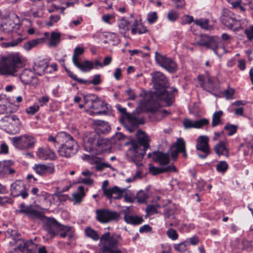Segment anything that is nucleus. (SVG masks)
<instances>
[{"label":"nucleus","instance_id":"nucleus-1","mask_svg":"<svg viewBox=\"0 0 253 253\" xmlns=\"http://www.w3.org/2000/svg\"><path fill=\"white\" fill-rule=\"evenodd\" d=\"M152 83L155 91L149 92V100L142 99L140 101L137 109L154 113L160 108L161 101L166 102L168 106L172 104L174 100L173 93L177 91V89L169 87L167 78L161 72H155L153 74Z\"/></svg>","mask_w":253,"mask_h":253},{"label":"nucleus","instance_id":"nucleus-2","mask_svg":"<svg viewBox=\"0 0 253 253\" xmlns=\"http://www.w3.org/2000/svg\"><path fill=\"white\" fill-rule=\"evenodd\" d=\"M19 207L20 209L19 212L24 213L29 218L33 220H46L44 224L45 229L52 237L58 234L62 238L67 236L69 240L73 238L74 232L72 230V226L62 225L54 218L46 216L43 211L36 210L32 205L26 206L23 203Z\"/></svg>","mask_w":253,"mask_h":253},{"label":"nucleus","instance_id":"nucleus-3","mask_svg":"<svg viewBox=\"0 0 253 253\" xmlns=\"http://www.w3.org/2000/svg\"><path fill=\"white\" fill-rule=\"evenodd\" d=\"M19 207L20 209L19 212L24 213L29 218L33 220H46L44 224L45 229L52 237L58 234L62 238L67 236L69 240L73 238L74 232L72 230V226L62 225L54 218L46 216L43 211L36 210L32 205L26 206L23 203Z\"/></svg>","mask_w":253,"mask_h":253},{"label":"nucleus","instance_id":"nucleus-4","mask_svg":"<svg viewBox=\"0 0 253 253\" xmlns=\"http://www.w3.org/2000/svg\"><path fill=\"white\" fill-rule=\"evenodd\" d=\"M137 140H131L127 144L131 146L126 153V156L129 162L134 163L136 165H141V162L146 153V151L149 148L150 139L143 131L139 130L136 134Z\"/></svg>","mask_w":253,"mask_h":253},{"label":"nucleus","instance_id":"nucleus-5","mask_svg":"<svg viewBox=\"0 0 253 253\" xmlns=\"http://www.w3.org/2000/svg\"><path fill=\"white\" fill-rule=\"evenodd\" d=\"M57 138L60 143L57 150L59 156L69 158L78 152L79 145L69 133L65 131L59 132L57 134Z\"/></svg>","mask_w":253,"mask_h":253},{"label":"nucleus","instance_id":"nucleus-6","mask_svg":"<svg viewBox=\"0 0 253 253\" xmlns=\"http://www.w3.org/2000/svg\"><path fill=\"white\" fill-rule=\"evenodd\" d=\"M84 147L88 152L96 151L99 154L108 152L111 149L110 141L104 138L95 131L90 133L84 139Z\"/></svg>","mask_w":253,"mask_h":253},{"label":"nucleus","instance_id":"nucleus-7","mask_svg":"<svg viewBox=\"0 0 253 253\" xmlns=\"http://www.w3.org/2000/svg\"><path fill=\"white\" fill-rule=\"evenodd\" d=\"M221 39L217 36H210L207 35H202L196 41L194 44L199 45L212 50L213 52L218 54V50L222 48L221 40L225 41L229 40L230 36L226 34L223 33L221 35Z\"/></svg>","mask_w":253,"mask_h":253},{"label":"nucleus","instance_id":"nucleus-8","mask_svg":"<svg viewBox=\"0 0 253 253\" xmlns=\"http://www.w3.org/2000/svg\"><path fill=\"white\" fill-rule=\"evenodd\" d=\"M96 220L102 223L111 221H118L121 218V213L107 209L96 210Z\"/></svg>","mask_w":253,"mask_h":253},{"label":"nucleus","instance_id":"nucleus-9","mask_svg":"<svg viewBox=\"0 0 253 253\" xmlns=\"http://www.w3.org/2000/svg\"><path fill=\"white\" fill-rule=\"evenodd\" d=\"M13 145L20 149L33 148L36 142L34 137L28 135H24L19 137L12 138Z\"/></svg>","mask_w":253,"mask_h":253},{"label":"nucleus","instance_id":"nucleus-10","mask_svg":"<svg viewBox=\"0 0 253 253\" xmlns=\"http://www.w3.org/2000/svg\"><path fill=\"white\" fill-rule=\"evenodd\" d=\"M21 81L24 84L36 86L38 84V78L31 69H25L20 75Z\"/></svg>","mask_w":253,"mask_h":253},{"label":"nucleus","instance_id":"nucleus-11","mask_svg":"<svg viewBox=\"0 0 253 253\" xmlns=\"http://www.w3.org/2000/svg\"><path fill=\"white\" fill-rule=\"evenodd\" d=\"M33 169L36 172L41 176L51 174L55 171L54 165L52 163L47 164H35Z\"/></svg>","mask_w":253,"mask_h":253},{"label":"nucleus","instance_id":"nucleus-12","mask_svg":"<svg viewBox=\"0 0 253 253\" xmlns=\"http://www.w3.org/2000/svg\"><path fill=\"white\" fill-rule=\"evenodd\" d=\"M126 119L130 125H128L124 119H120V123L127 130L131 133L139 126L138 119L131 114L127 115V117Z\"/></svg>","mask_w":253,"mask_h":253},{"label":"nucleus","instance_id":"nucleus-13","mask_svg":"<svg viewBox=\"0 0 253 253\" xmlns=\"http://www.w3.org/2000/svg\"><path fill=\"white\" fill-rule=\"evenodd\" d=\"M221 23L230 29L234 28L237 24L238 20L233 16V14L228 10H225L220 17Z\"/></svg>","mask_w":253,"mask_h":253},{"label":"nucleus","instance_id":"nucleus-14","mask_svg":"<svg viewBox=\"0 0 253 253\" xmlns=\"http://www.w3.org/2000/svg\"><path fill=\"white\" fill-rule=\"evenodd\" d=\"M184 150V139L179 137L177 139L176 141L170 148L168 152L170 155L173 161L177 160L178 154Z\"/></svg>","mask_w":253,"mask_h":253},{"label":"nucleus","instance_id":"nucleus-15","mask_svg":"<svg viewBox=\"0 0 253 253\" xmlns=\"http://www.w3.org/2000/svg\"><path fill=\"white\" fill-rule=\"evenodd\" d=\"M209 121L206 118L202 119L194 122L189 119H185L183 122V126L185 129L191 128H200L209 124Z\"/></svg>","mask_w":253,"mask_h":253},{"label":"nucleus","instance_id":"nucleus-16","mask_svg":"<svg viewBox=\"0 0 253 253\" xmlns=\"http://www.w3.org/2000/svg\"><path fill=\"white\" fill-rule=\"evenodd\" d=\"M152 160L155 162L159 163L161 166L167 165L170 162L169 154V153L156 151L153 152Z\"/></svg>","mask_w":253,"mask_h":253},{"label":"nucleus","instance_id":"nucleus-17","mask_svg":"<svg viewBox=\"0 0 253 253\" xmlns=\"http://www.w3.org/2000/svg\"><path fill=\"white\" fill-rule=\"evenodd\" d=\"M152 160L155 162L159 163L161 166L167 165L170 162L169 154V153L156 151L153 152Z\"/></svg>","mask_w":253,"mask_h":253},{"label":"nucleus","instance_id":"nucleus-18","mask_svg":"<svg viewBox=\"0 0 253 253\" xmlns=\"http://www.w3.org/2000/svg\"><path fill=\"white\" fill-rule=\"evenodd\" d=\"M37 157L42 160H54L56 158L55 152L49 148H40L37 152Z\"/></svg>","mask_w":253,"mask_h":253},{"label":"nucleus","instance_id":"nucleus-19","mask_svg":"<svg viewBox=\"0 0 253 253\" xmlns=\"http://www.w3.org/2000/svg\"><path fill=\"white\" fill-rule=\"evenodd\" d=\"M20 67L18 64H0V75L15 76Z\"/></svg>","mask_w":253,"mask_h":253},{"label":"nucleus","instance_id":"nucleus-20","mask_svg":"<svg viewBox=\"0 0 253 253\" xmlns=\"http://www.w3.org/2000/svg\"><path fill=\"white\" fill-rule=\"evenodd\" d=\"M94 124L96 126L95 132L98 134H107L111 130V127L109 123L102 120H95Z\"/></svg>","mask_w":253,"mask_h":253},{"label":"nucleus","instance_id":"nucleus-21","mask_svg":"<svg viewBox=\"0 0 253 253\" xmlns=\"http://www.w3.org/2000/svg\"><path fill=\"white\" fill-rule=\"evenodd\" d=\"M0 62L1 63H22L21 56L18 53H11L6 56H2Z\"/></svg>","mask_w":253,"mask_h":253},{"label":"nucleus","instance_id":"nucleus-22","mask_svg":"<svg viewBox=\"0 0 253 253\" xmlns=\"http://www.w3.org/2000/svg\"><path fill=\"white\" fill-rule=\"evenodd\" d=\"M209 138L206 135H201L197 139L196 148L202 152H206L210 149Z\"/></svg>","mask_w":253,"mask_h":253},{"label":"nucleus","instance_id":"nucleus-23","mask_svg":"<svg viewBox=\"0 0 253 253\" xmlns=\"http://www.w3.org/2000/svg\"><path fill=\"white\" fill-rule=\"evenodd\" d=\"M205 89L210 92L217 91L219 88V82L215 77H208L207 82L206 83Z\"/></svg>","mask_w":253,"mask_h":253},{"label":"nucleus","instance_id":"nucleus-24","mask_svg":"<svg viewBox=\"0 0 253 253\" xmlns=\"http://www.w3.org/2000/svg\"><path fill=\"white\" fill-rule=\"evenodd\" d=\"M214 151L218 156L224 155L228 157L229 150L225 145V142L220 141L214 146Z\"/></svg>","mask_w":253,"mask_h":253},{"label":"nucleus","instance_id":"nucleus-25","mask_svg":"<svg viewBox=\"0 0 253 253\" xmlns=\"http://www.w3.org/2000/svg\"><path fill=\"white\" fill-rule=\"evenodd\" d=\"M84 100L85 103L91 102V104L89 107L94 110L98 109V107L95 106V104L101 103L98 97L94 94H88L84 95Z\"/></svg>","mask_w":253,"mask_h":253},{"label":"nucleus","instance_id":"nucleus-26","mask_svg":"<svg viewBox=\"0 0 253 253\" xmlns=\"http://www.w3.org/2000/svg\"><path fill=\"white\" fill-rule=\"evenodd\" d=\"M124 220L127 224L134 225H139L144 221V219L141 216L130 215L126 213L125 214Z\"/></svg>","mask_w":253,"mask_h":253},{"label":"nucleus","instance_id":"nucleus-27","mask_svg":"<svg viewBox=\"0 0 253 253\" xmlns=\"http://www.w3.org/2000/svg\"><path fill=\"white\" fill-rule=\"evenodd\" d=\"M59 0H54V3H52L51 5L49 6L48 7V11L49 13H52L55 11H60L61 13H63L64 10L66 8L69 7V6L73 5V2L72 1H66V7L60 6L58 5V1Z\"/></svg>","mask_w":253,"mask_h":253},{"label":"nucleus","instance_id":"nucleus-28","mask_svg":"<svg viewBox=\"0 0 253 253\" xmlns=\"http://www.w3.org/2000/svg\"><path fill=\"white\" fill-rule=\"evenodd\" d=\"M106 40L103 41L104 44L109 43L112 45H116L120 42L118 35L114 33H108L104 35Z\"/></svg>","mask_w":253,"mask_h":253},{"label":"nucleus","instance_id":"nucleus-29","mask_svg":"<svg viewBox=\"0 0 253 253\" xmlns=\"http://www.w3.org/2000/svg\"><path fill=\"white\" fill-rule=\"evenodd\" d=\"M194 23L197 26H199L201 28L207 30H211L214 28L213 23L211 24L208 19H196L194 21Z\"/></svg>","mask_w":253,"mask_h":253},{"label":"nucleus","instance_id":"nucleus-30","mask_svg":"<svg viewBox=\"0 0 253 253\" xmlns=\"http://www.w3.org/2000/svg\"><path fill=\"white\" fill-rule=\"evenodd\" d=\"M20 27L19 24H16L13 22L5 23L1 25L0 30L5 33H9L16 32L15 29H18Z\"/></svg>","mask_w":253,"mask_h":253},{"label":"nucleus","instance_id":"nucleus-31","mask_svg":"<svg viewBox=\"0 0 253 253\" xmlns=\"http://www.w3.org/2000/svg\"><path fill=\"white\" fill-rule=\"evenodd\" d=\"M24 184H20L14 183L11 185L10 194L13 197H17L20 196V193L25 187Z\"/></svg>","mask_w":253,"mask_h":253},{"label":"nucleus","instance_id":"nucleus-32","mask_svg":"<svg viewBox=\"0 0 253 253\" xmlns=\"http://www.w3.org/2000/svg\"><path fill=\"white\" fill-rule=\"evenodd\" d=\"M109 182L107 180H105L102 185V189L103 191V194L105 196H110L112 194H115V192H118L119 187L115 186L112 188H107L106 186H107Z\"/></svg>","mask_w":253,"mask_h":253},{"label":"nucleus","instance_id":"nucleus-33","mask_svg":"<svg viewBox=\"0 0 253 253\" xmlns=\"http://www.w3.org/2000/svg\"><path fill=\"white\" fill-rule=\"evenodd\" d=\"M121 238V236L120 235H116L113 234L112 236L110 237L109 239L107 245H104L103 247V249H105L106 247H108L109 248L113 249L115 246H117L119 243V242L117 240Z\"/></svg>","mask_w":253,"mask_h":253},{"label":"nucleus","instance_id":"nucleus-34","mask_svg":"<svg viewBox=\"0 0 253 253\" xmlns=\"http://www.w3.org/2000/svg\"><path fill=\"white\" fill-rule=\"evenodd\" d=\"M222 111L219 110L218 111L215 112L212 117L211 126L214 127L216 126L221 124L220 118L223 115Z\"/></svg>","mask_w":253,"mask_h":253},{"label":"nucleus","instance_id":"nucleus-35","mask_svg":"<svg viewBox=\"0 0 253 253\" xmlns=\"http://www.w3.org/2000/svg\"><path fill=\"white\" fill-rule=\"evenodd\" d=\"M84 48L80 47H76L74 49L72 57L73 63L78 64L84 63V62H80L79 58V57L84 53Z\"/></svg>","mask_w":253,"mask_h":253},{"label":"nucleus","instance_id":"nucleus-36","mask_svg":"<svg viewBox=\"0 0 253 253\" xmlns=\"http://www.w3.org/2000/svg\"><path fill=\"white\" fill-rule=\"evenodd\" d=\"M61 35L59 33L52 32L50 35V39L49 42L50 46H55L60 42Z\"/></svg>","mask_w":253,"mask_h":253},{"label":"nucleus","instance_id":"nucleus-37","mask_svg":"<svg viewBox=\"0 0 253 253\" xmlns=\"http://www.w3.org/2000/svg\"><path fill=\"white\" fill-rule=\"evenodd\" d=\"M49 64H34L33 66V72L39 76L43 75L45 68L48 67Z\"/></svg>","mask_w":253,"mask_h":253},{"label":"nucleus","instance_id":"nucleus-38","mask_svg":"<svg viewBox=\"0 0 253 253\" xmlns=\"http://www.w3.org/2000/svg\"><path fill=\"white\" fill-rule=\"evenodd\" d=\"M155 60L157 63H173L172 60L166 56L162 55L158 52H155Z\"/></svg>","mask_w":253,"mask_h":253},{"label":"nucleus","instance_id":"nucleus-39","mask_svg":"<svg viewBox=\"0 0 253 253\" xmlns=\"http://www.w3.org/2000/svg\"><path fill=\"white\" fill-rule=\"evenodd\" d=\"M75 66L78 68L81 71L83 72H87L90 71L91 70L93 69L94 64H75ZM98 65L101 67H103L104 65H107L108 64H95Z\"/></svg>","mask_w":253,"mask_h":253},{"label":"nucleus","instance_id":"nucleus-40","mask_svg":"<svg viewBox=\"0 0 253 253\" xmlns=\"http://www.w3.org/2000/svg\"><path fill=\"white\" fill-rule=\"evenodd\" d=\"M129 22L126 19L123 18L120 20L118 23L120 33L122 34L126 33V31L129 30Z\"/></svg>","mask_w":253,"mask_h":253},{"label":"nucleus","instance_id":"nucleus-41","mask_svg":"<svg viewBox=\"0 0 253 253\" xmlns=\"http://www.w3.org/2000/svg\"><path fill=\"white\" fill-rule=\"evenodd\" d=\"M41 39H35L29 41L23 45V48L27 51H29L36 46L40 43Z\"/></svg>","mask_w":253,"mask_h":253},{"label":"nucleus","instance_id":"nucleus-42","mask_svg":"<svg viewBox=\"0 0 253 253\" xmlns=\"http://www.w3.org/2000/svg\"><path fill=\"white\" fill-rule=\"evenodd\" d=\"M85 233L87 237L91 238L94 241H97L99 238L97 232L90 227H87L85 229Z\"/></svg>","mask_w":253,"mask_h":253},{"label":"nucleus","instance_id":"nucleus-43","mask_svg":"<svg viewBox=\"0 0 253 253\" xmlns=\"http://www.w3.org/2000/svg\"><path fill=\"white\" fill-rule=\"evenodd\" d=\"M23 38H18L16 40H13L9 42H3L1 43V46L4 48H7L9 47H14L18 44V43L22 42L23 40Z\"/></svg>","mask_w":253,"mask_h":253},{"label":"nucleus","instance_id":"nucleus-44","mask_svg":"<svg viewBox=\"0 0 253 253\" xmlns=\"http://www.w3.org/2000/svg\"><path fill=\"white\" fill-rule=\"evenodd\" d=\"M188 239H187L184 242H182L178 244H175L174 245V249L175 250L180 253H184L187 250V246H188Z\"/></svg>","mask_w":253,"mask_h":253},{"label":"nucleus","instance_id":"nucleus-45","mask_svg":"<svg viewBox=\"0 0 253 253\" xmlns=\"http://www.w3.org/2000/svg\"><path fill=\"white\" fill-rule=\"evenodd\" d=\"M126 189H121L119 187V191L115 192V194H112L110 196H106L111 201L112 200L121 199L123 197V194L126 191Z\"/></svg>","mask_w":253,"mask_h":253},{"label":"nucleus","instance_id":"nucleus-46","mask_svg":"<svg viewBox=\"0 0 253 253\" xmlns=\"http://www.w3.org/2000/svg\"><path fill=\"white\" fill-rule=\"evenodd\" d=\"M228 164L224 161H220L216 166V169L219 172L224 173L228 169Z\"/></svg>","mask_w":253,"mask_h":253},{"label":"nucleus","instance_id":"nucleus-47","mask_svg":"<svg viewBox=\"0 0 253 253\" xmlns=\"http://www.w3.org/2000/svg\"><path fill=\"white\" fill-rule=\"evenodd\" d=\"M136 197L138 202L140 204H144L146 203L148 198V195L147 193L144 192L142 190H140L137 192Z\"/></svg>","mask_w":253,"mask_h":253},{"label":"nucleus","instance_id":"nucleus-48","mask_svg":"<svg viewBox=\"0 0 253 253\" xmlns=\"http://www.w3.org/2000/svg\"><path fill=\"white\" fill-rule=\"evenodd\" d=\"M238 128V126L234 125H232L230 123H227L225 126L224 129L225 130H228L229 132L228 135L232 136L236 133Z\"/></svg>","mask_w":253,"mask_h":253},{"label":"nucleus","instance_id":"nucleus-49","mask_svg":"<svg viewBox=\"0 0 253 253\" xmlns=\"http://www.w3.org/2000/svg\"><path fill=\"white\" fill-rule=\"evenodd\" d=\"M162 67L170 73H175L177 70V64H160Z\"/></svg>","mask_w":253,"mask_h":253},{"label":"nucleus","instance_id":"nucleus-50","mask_svg":"<svg viewBox=\"0 0 253 253\" xmlns=\"http://www.w3.org/2000/svg\"><path fill=\"white\" fill-rule=\"evenodd\" d=\"M10 121L12 122V125H15L16 127V129L15 131H18L20 130V127L21 126V123L20 120L18 118V117L15 115H10Z\"/></svg>","mask_w":253,"mask_h":253},{"label":"nucleus","instance_id":"nucleus-51","mask_svg":"<svg viewBox=\"0 0 253 253\" xmlns=\"http://www.w3.org/2000/svg\"><path fill=\"white\" fill-rule=\"evenodd\" d=\"M179 14L178 12L173 10H170L168 13V18L171 22L175 21L178 18Z\"/></svg>","mask_w":253,"mask_h":253},{"label":"nucleus","instance_id":"nucleus-52","mask_svg":"<svg viewBox=\"0 0 253 253\" xmlns=\"http://www.w3.org/2000/svg\"><path fill=\"white\" fill-rule=\"evenodd\" d=\"M173 6L176 9H181L184 8L185 1L184 0H170Z\"/></svg>","mask_w":253,"mask_h":253},{"label":"nucleus","instance_id":"nucleus-53","mask_svg":"<svg viewBox=\"0 0 253 253\" xmlns=\"http://www.w3.org/2000/svg\"><path fill=\"white\" fill-rule=\"evenodd\" d=\"M60 19V16L52 14L49 17V20L46 22V25L52 26L54 23L57 22Z\"/></svg>","mask_w":253,"mask_h":253},{"label":"nucleus","instance_id":"nucleus-54","mask_svg":"<svg viewBox=\"0 0 253 253\" xmlns=\"http://www.w3.org/2000/svg\"><path fill=\"white\" fill-rule=\"evenodd\" d=\"M149 171L153 175L163 173L162 167H156L150 165L149 167Z\"/></svg>","mask_w":253,"mask_h":253},{"label":"nucleus","instance_id":"nucleus-55","mask_svg":"<svg viewBox=\"0 0 253 253\" xmlns=\"http://www.w3.org/2000/svg\"><path fill=\"white\" fill-rule=\"evenodd\" d=\"M39 109L40 107L38 105L34 104L26 108L25 111L28 114L33 115L38 112Z\"/></svg>","mask_w":253,"mask_h":253},{"label":"nucleus","instance_id":"nucleus-56","mask_svg":"<svg viewBox=\"0 0 253 253\" xmlns=\"http://www.w3.org/2000/svg\"><path fill=\"white\" fill-rule=\"evenodd\" d=\"M167 235L168 237L172 240H175L178 239V235L175 230L172 228H169L167 231Z\"/></svg>","mask_w":253,"mask_h":253},{"label":"nucleus","instance_id":"nucleus-57","mask_svg":"<svg viewBox=\"0 0 253 253\" xmlns=\"http://www.w3.org/2000/svg\"><path fill=\"white\" fill-rule=\"evenodd\" d=\"M158 17L156 12H153L148 14L147 19L149 23L153 24L155 23Z\"/></svg>","mask_w":253,"mask_h":253},{"label":"nucleus","instance_id":"nucleus-58","mask_svg":"<svg viewBox=\"0 0 253 253\" xmlns=\"http://www.w3.org/2000/svg\"><path fill=\"white\" fill-rule=\"evenodd\" d=\"M163 173L165 172H175L177 171L176 168L171 164L165 167H162Z\"/></svg>","mask_w":253,"mask_h":253},{"label":"nucleus","instance_id":"nucleus-59","mask_svg":"<svg viewBox=\"0 0 253 253\" xmlns=\"http://www.w3.org/2000/svg\"><path fill=\"white\" fill-rule=\"evenodd\" d=\"M194 21L193 16L184 15L182 17L181 23L183 25L189 24L192 22H194Z\"/></svg>","mask_w":253,"mask_h":253},{"label":"nucleus","instance_id":"nucleus-60","mask_svg":"<svg viewBox=\"0 0 253 253\" xmlns=\"http://www.w3.org/2000/svg\"><path fill=\"white\" fill-rule=\"evenodd\" d=\"M15 172V171L14 169L10 168V167H8L7 168H1L0 170V175L4 176L6 174H12Z\"/></svg>","mask_w":253,"mask_h":253},{"label":"nucleus","instance_id":"nucleus-61","mask_svg":"<svg viewBox=\"0 0 253 253\" xmlns=\"http://www.w3.org/2000/svg\"><path fill=\"white\" fill-rule=\"evenodd\" d=\"M105 168H109L111 169H113L111 165L107 163H100L97 164L96 166V169L99 171H102Z\"/></svg>","mask_w":253,"mask_h":253},{"label":"nucleus","instance_id":"nucleus-62","mask_svg":"<svg viewBox=\"0 0 253 253\" xmlns=\"http://www.w3.org/2000/svg\"><path fill=\"white\" fill-rule=\"evenodd\" d=\"M116 108L117 110L122 114L121 119H124V120H125L127 117V115L130 114L126 112V108L122 107L120 105H117Z\"/></svg>","mask_w":253,"mask_h":253},{"label":"nucleus","instance_id":"nucleus-63","mask_svg":"<svg viewBox=\"0 0 253 253\" xmlns=\"http://www.w3.org/2000/svg\"><path fill=\"white\" fill-rule=\"evenodd\" d=\"M235 90L234 88H228L224 90V94L226 98L228 99H232L233 96L235 93Z\"/></svg>","mask_w":253,"mask_h":253},{"label":"nucleus","instance_id":"nucleus-64","mask_svg":"<svg viewBox=\"0 0 253 253\" xmlns=\"http://www.w3.org/2000/svg\"><path fill=\"white\" fill-rule=\"evenodd\" d=\"M90 81V84H92L94 85H97L101 83L100 75H95L93 76V79Z\"/></svg>","mask_w":253,"mask_h":253}]
</instances>
